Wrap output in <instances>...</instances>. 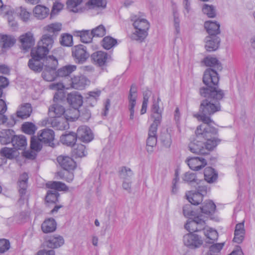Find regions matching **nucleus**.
I'll return each instance as SVG.
<instances>
[{
	"mask_svg": "<svg viewBox=\"0 0 255 255\" xmlns=\"http://www.w3.org/2000/svg\"><path fill=\"white\" fill-rule=\"evenodd\" d=\"M207 87L200 89V94L206 99L202 101L199 108V114L194 115L198 121L203 122L202 125L210 126L213 123L210 116L220 111L221 105L219 101L224 96L223 90L219 89L218 86L206 85Z\"/></svg>",
	"mask_w": 255,
	"mask_h": 255,
	"instance_id": "1",
	"label": "nucleus"
},
{
	"mask_svg": "<svg viewBox=\"0 0 255 255\" xmlns=\"http://www.w3.org/2000/svg\"><path fill=\"white\" fill-rule=\"evenodd\" d=\"M217 133V129L213 127L200 125L196 130V138L189 144V150L195 154H208L220 141L215 137Z\"/></svg>",
	"mask_w": 255,
	"mask_h": 255,
	"instance_id": "2",
	"label": "nucleus"
},
{
	"mask_svg": "<svg viewBox=\"0 0 255 255\" xmlns=\"http://www.w3.org/2000/svg\"><path fill=\"white\" fill-rule=\"evenodd\" d=\"M203 62L205 65L213 68H208L204 72L203 82L206 85L218 86L219 77L217 70L221 71L222 67L220 62L215 57L207 56Z\"/></svg>",
	"mask_w": 255,
	"mask_h": 255,
	"instance_id": "3",
	"label": "nucleus"
},
{
	"mask_svg": "<svg viewBox=\"0 0 255 255\" xmlns=\"http://www.w3.org/2000/svg\"><path fill=\"white\" fill-rule=\"evenodd\" d=\"M131 20L133 22L132 25L134 31L131 34L130 38L132 40L143 42L148 35V31L150 27L149 22L146 19L137 17L136 15L132 16Z\"/></svg>",
	"mask_w": 255,
	"mask_h": 255,
	"instance_id": "4",
	"label": "nucleus"
},
{
	"mask_svg": "<svg viewBox=\"0 0 255 255\" xmlns=\"http://www.w3.org/2000/svg\"><path fill=\"white\" fill-rule=\"evenodd\" d=\"M64 98V93L62 91H58L54 94L53 100L55 102L49 108V112L52 116H57V118L64 115V118L67 120H73L74 118L72 116L68 115V113L70 112V110H65L64 107L59 103L62 102Z\"/></svg>",
	"mask_w": 255,
	"mask_h": 255,
	"instance_id": "5",
	"label": "nucleus"
},
{
	"mask_svg": "<svg viewBox=\"0 0 255 255\" xmlns=\"http://www.w3.org/2000/svg\"><path fill=\"white\" fill-rule=\"evenodd\" d=\"M46 185L47 188L52 189L47 191L45 197V200L48 203H55L58 201L59 194L57 190L67 191L68 189L65 184L60 181H50Z\"/></svg>",
	"mask_w": 255,
	"mask_h": 255,
	"instance_id": "6",
	"label": "nucleus"
},
{
	"mask_svg": "<svg viewBox=\"0 0 255 255\" xmlns=\"http://www.w3.org/2000/svg\"><path fill=\"white\" fill-rule=\"evenodd\" d=\"M151 111V118L153 119V123L149 128L148 135L156 136L157 127L160 125L162 120V110L156 103L153 104Z\"/></svg>",
	"mask_w": 255,
	"mask_h": 255,
	"instance_id": "7",
	"label": "nucleus"
},
{
	"mask_svg": "<svg viewBox=\"0 0 255 255\" xmlns=\"http://www.w3.org/2000/svg\"><path fill=\"white\" fill-rule=\"evenodd\" d=\"M72 56L76 63L83 64L89 58L90 54L85 46L79 44L72 48Z\"/></svg>",
	"mask_w": 255,
	"mask_h": 255,
	"instance_id": "8",
	"label": "nucleus"
},
{
	"mask_svg": "<svg viewBox=\"0 0 255 255\" xmlns=\"http://www.w3.org/2000/svg\"><path fill=\"white\" fill-rule=\"evenodd\" d=\"M205 221L201 218V216H197L193 219H190L185 225V228L190 233L200 231L204 229Z\"/></svg>",
	"mask_w": 255,
	"mask_h": 255,
	"instance_id": "9",
	"label": "nucleus"
},
{
	"mask_svg": "<svg viewBox=\"0 0 255 255\" xmlns=\"http://www.w3.org/2000/svg\"><path fill=\"white\" fill-rule=\"evenodd\" d=\"M183 241L186 246L192 249L199 248L203 243L200 237L192 233H189L184 235Z\"/></svg>",
	"mask_w": 255,
	"mask_h": 255,
	"instance_id": "10",
	"label": "nucleus"
},
{
	"mask_svg": "<svg viewBox=\"0 0 255 255\" xmlns=\"http://www.w3.org/2000/svg\"><path fill=\"white\" fill-rule=\"evenodd\" d=\"M76 134L77 138L84 142H89L93 139L91 129L86 126L79 127Z\"/></svg>",
	"mask_w": 255,
	"mask_h": 255,
	"instance_id": "11",
	"label": "nucleus"
},
{
	"mask_svg": "<svg viewBox=\"0 0 255 255\" xmlns=\"http://www.w3.org/2000/svg\"><path fill=\"white\" fill-rule=\"evenodd\" d=\"M19 41L21 48L27 51L34 44L35 40L33 34L30 32L22 34L19 37Z\"/></svg>",
	"mask_w": 255,
	"mask_h": 255,
	"instance_id": "12",
	"label": "nucleus"
},
{
	"mask_svg": "<svg viewBox=\"0 0 255 255\" xmlns=\"http://www.w3.org/2000/svg\"><path fill=\"white\" fill-rule=\"evenodd\" d=\"M111 56L107 53L98 51L91 55V59L93 62L99 66H103L111 60Z\"/></svg>",
	"mask_w": 255,
	"mask_h": 255,
	"instance_id": "13",
	"label": "nucleus"
},
{
	"mask_svg": "<svg viewBox=\"0 0 255 255\" xmlns=\"http://www.w3.org/2000/svg\"><path fill=\"white\" fill-rule=\"evenodd\" d=\"M205 47L209 52L217 50L220 46L221 39L217 35H208L205 39Z\"/></svg>",
	"mask_w": 255,
	"mask_h": 255,
	"instance_id": "14",
	"label": "nucleus"
},
{
	"mask_svg": "<svg viewBox=\"0 0 255 255\" xmlns=\"http://www.w3.org/2000/svg\"><path fill=\"white\" fill-rule=\"evenodd\" d=\"M57 160L61 167L65 170H73L76 167L75 162L69 156L60 155L57 157Z\"/></svg>",
	"mask_w": 255,
	"mask_h": 255,
	"instance_id": "15",
	"label": "nucleus"
},
{
	"mask_svg": "<svg viewBox=\"0 0 255 255\" xmlns=\"http://www.w3.org/2000/svg\"><path fill=\"white\" fill-rule=\"evenodd\" d=\"M68 103L74 109V111L78 112L77 109L82 105L83 98L81 95L72 93L69 94L67 98Z\"/></svg>",
	"mask_w": 255,
	"mask_h": 255,
	"instance_id": "16",
	"label": "nucleus"
},
{
	"mask_svg": "<svg viewBox=\"0 0 255 255\" xmlns=\"http://www.w3.org/2000/svg\"><path fill=\"white\" fill-rule=\"evenodd\" d=\"M38 136L43 143L47 144L50 146L53 144L52 142L54 139V132L53 130L45 128L39 131Z\"/></svg>",
	"mask_w": 255,
	"mask_h": 255,
	"instance_id": "17",
	"label": "nucleus"
},
{
	"mask_svg": "<svg viewBox=\"0 0 255 255\" xmlns=\"http://www.w3.org/2000/svg\"><path fill=\"white\" fill-rule=\"evenodd\" d=\"M190 168L193 170H199L204 167L206 164V160L202 157H191L187 161Z\"/></svg>",
	"mask_w": 255,
	"mask_h": 255,
	"instance_id": "18",
	"label": "nucleus"
},
{
	"mask_svg": "<svg viewBox=\"0 0 255 255\" xmlns=\"http://www.w3.org/2000/svg\"><path fill=\"white\" fill-rule=\"evenodd\" d=\"M71 86L73 88L78 90L83 89L89 82L83 75L76 76L71 79Z\"/></svg>",
	"mask_w": 255,
	"mask_h": 255,
	"instance_id": "19",
	"label": "nucleus"
},
{
	"mask_svg": "<svg viewBox=\"0 0 255 255\" xmlns=\"http://www.w3.org/2000/svg\"><path fill=\"white\" fill-rule=\"evenodd\" d=\"M64 243L63 238L59 235L50 237L45 242V245L51 249L57 248Z\"/></svg>",
	"mask_w": 255,
	"mask_h": 255,
	"instance_id": "20",
	"label": "nucleus"
},
{
	"mask_svg": "<svg viewBox=\"0 0 255 255\" xmlns=\"http://www.w3.org/2000/svg\"><path fill=\"white\" fill-rule=\"evenodd\" d=\"M32 111L31 105L30 103L21 104L16 112L17 117L21 119H25L29 117Z\"/></svg>",
	"mask_w": 255,
	"mask_h": 255,
	"instance_id": "21",
	"label": "nucleus"
},
{
	"mask_svg": "<svg viewBox=\"0 0 255 255\" xmlns=\"http://www.w3.org/2000/svg\"><path fill=\"white\" fill-rule=\"evenodd\" d=\"M15 132L10 129H2L0 131V143L2 145L11 143Z\"/></svg>",
	"mask_w": 255,
	"mask_h": 255,
	"instance_id": "22",
	"label": "nucleus"
},
{
	"mask_svg": "<svg viewBox=\"0 0 255 255\" xmlns=\"http://www.w3.org/2000/svg\"><path fill=\"white\" fill-rule=\"evenodd\" d=\"M49 51V50L47 48L37 43V46L31 49L30 54L31 56H34V57L43 60L46 57Z\"/></svg>",
	"mask_w": 255,
	"mask_h": 255,
	"instance_id": "23",
	"label": "nucleus"
},
{
	"mask_svg": "<svg viewBox=\"0 0 255 255\" xmlns=\"http://www.w3.org/2000/svg\"><path fill=\"white\" fill-rule=\"evenodd\" d=\"M137 98V87L133 84L130 87L128 96V110H134Z\"/></svg>",
	"mask_w": 255,
	"mask_h": 255,
	"instance_id": "24",
	"label": "nucleus"
},
{
	"mask_svg": "<svg viewBox=\"0 0 255 255\" xmlns=\"http://www.w3.org/2000/svg\"><path fill=\"white\" fill-rule=\"evenodd\" d=\"M51 125L55 129L65 130L69 128L67 119L65 118H57L52 120Z\"/></svg>",
	"mask_w": 255,
	"mask_h": 255,
	"instance_id": "25",
	"label": "nucleus"
},
{
	"mask_svg": "<svg viewBox=\"0 0 255 255\" xmlns=\"http://www.w3.org/2000/svg\"><path fill=\"white\" fill-rule=\"evenodd\" d=\"M11 143L15 150L22 149L27 144L26 139L23 135H15L14 134Z\"/></svg>",
	"mask_w": 255,
	"mask_h": 255,
	"instance_id": "26",
	"label": "nucleus"
},
{
	"mask_svg": "<svg viewBox=\"0 0 255 255\" xmlns=\"http://www.w3.org/2000/svg\"><path fill=\"white\" fill-rule=\"evenodd\" d=\"M209 35H217L220 33V24L217 22L206 21L204 24Z\"/></svg>",
	"mask_w": 255,
	"mask_h": 255,
	"instance_id": "27",
	"label": "nucleus"
},
{
	"mask_svg": "<svg viewBox=\"0 0 255 255\" xmlns=\"http://www.w3.org/2000/svg\"><path fill=\"white\" fill-rule=\"evenodd\" d=\"M42 60L31 56L28 62V66L29 69L35 72H40L42 71L43 64L41 61Z\"/></svg>",
	"mask_w": 255,
	"mask_h": 255,
	"instance_id": "28",
	"label": "nucleus"
},
{
	"mask_svg": "<svg viewBox=\"0 0 255 255\" xmlns=\"http://www.w3.org/2000/svg\"><path fill=\"white\" fill-rule=\"evenodd\" d=\"M62 28V23L54 22L48 24L43 27V30L49 33H52L53 36H56L61 31Z\"/></svg>",
	"mask_w": 255,
	"mask_h": 255,
	"instance_id": "29",
	"label": "nucleus"
},
{
	"mask_svg": "<svg viewBox=\"0 0 255 255\" xmlns=\"http://www.w3.org/2000/svg\"><path fill=\"white\" fill-rule=\"evenodd\" d=\"M56 223L53 218L45 220L41 225L42 231L45 233L53 232L56 229Z\"/></svg>",
	"mask_w": 255,
	"mask_h": 255,
	"instance_id": "30",
	"label": "nucleus"
},
{
	"mask_svg": "<svg viewBox=\"0 0 255 255\" xmlns=\"http://www.w3.org/2000/svg\"><path fill=\"white\" fill-rule=\"evenodd\" d=\"M33 13L35 17L39 19H43L49 13V9L42 5H37L33 9Z\"/></svg>",
	"mask_w": 255,
	"mask_h": 255,
	"instance_id": "31",
	"label": "nucleus"
},
{
	"mask_svg": "<svg viewBox=\"0 0 255 255\" xmlns=\"http://www.w3.org/2000/svg\"><path fill=\"white\" fill-rule=\"evenodd\" d=\"M74 35L75 36L80 37L81 41L83 43H90L92 41L93 36L92 31L89 30H79L74 31Z\"/></svg>",
	"mask_w": 255,
	"mask_h": 255,
	"instance_id": "32",
	"label": "nucleus"
},
{
	"mask_svg": "<svg viewBox=\"0 0 255 255\" xmlns=\"http://www.w3.org/2000/svg\"><path fill=\"white\" fill-rule=\"evenodd\" d=\"M28 179V174L26 173H23L20 176L18 179L17 184L19 193L21 197L26 193Z\"/></svg>",
	"mask_w": 255,
	"mask_h": 255,
	"instance_id": "33",
	"label": "nucleus"
},
{
	"mask_svg": "<svg viewBox=\"0 0 255 255\" xmlns=\"http://www.w3.org/2000/svg\"><path fill=\"white\" fill-rule=\"evenodd\" d=\"M38 43L50 50L54 43V36L48 33L44 34L41 36Z\"/></svg>",
	"mask_w": 255,
	"mask_h": 255,
	"instance_id": "34",
	"label": "nucleus"
},
{
	"mask_svg": "<svg viewBox=\"0 0 255 255\" xmlns=\"http://www.w3.org/2000/svg\"><path fill=\"white\" fill-rule=\"evenodd\" d=\"M215 204L210 200L204 202L200 207V211L206 215H212L215 212Z\"/></svg>",
	"mask_w": 255,
	"mask_h": 255,
	"instance_id": "35",
	"label": "nucleus"
},
{
	"mask_svg": "<svg viewBox=\"0 0 255 255\" xmlns=\"http://www.w3.org/2000/svg\"><path fill=\"white\" fill-rule=\"evenodd\" d=\"M186 196L189 202L194 205H199L203 201V196L195 191H189L186 193Z\"/></svg>",
	"mask_w": 255,
	"mask_h": 255,
	"instance_id": "36",
	"label": "nucleus"
},
{
	"mask_svg": "<svg viewBox=\"0 0 255 255\" xmlns=\"http://www.w3.org/2000/svg\"><path fill=\"white\" fill-rule=\"evenodd\" d=\"M77 138L76 134L72 132L62 135L60 137V140L64 144L72 146L75 144Z\"/></svg>",
	"mask_w": 255,
	"mask_h": 255,
	"instance_id": "37",
	"label": "nucleus"
},
{
	"mask_svg": "<svg viewBox=\"0 0 255 255\" xmlns=\"http://www.w3.org/2000/svg\"><path fill=\"white\" fill-rule=\"evenodd\" d=\"M77 66L74 65H67L58 69L57 75L60 77H67L76 70Z\"/></svg>",
	"mask_w": 255,
	"mask_h": 255,
	"instance_id": "38",
	"label": "nucleus"
},
{
	"mask_svg": "<svg viewBox=\"0 0 255 255\" xmlns=\"http://www.w3.org/2000/svg\"><path fill=\"white\" fill-rule=\"evenodd\" d=\"M204 174L205 180L208 183L214 182L218 176L214 169L211 167H208L205 169Z\"/></svg>",
	"mask_w": 255,
	"mask_h": 255,
	"instance_id": "39",
	"label": "nucleus"
},
{
	"mask_svg": "<svg viewBox=\"0 0 255 255\" xmlns=\"http://www.w3.org/2000/svg\"><path fill=\"white\" fill-rule=\"evenodd\" d=\"M42 62L45 69H56L58 65L57 59L53 56H49L45 57Z\"/></svg>",
	"mask_w": 255,
	"mask_h": 255,
	"instance_id": "40",
	"label": "nucleus"
},
{
	"mask_svg": "<svg viewBox=\"0 0 255 255\" xmlns=\"http://www.w3.org/2000/svg\"><path fill=\"white\" fill-rule=\"evenodd\" d=\"M133 175L131 169L126 166H122L119 170L120 178L123 180H130Z\"/></svg>",
	"mask_w": 255,
	"mask_h": 255,
	"instance_id": "41",
	"label": "nucleus"
},
{
	"mask_svg": "<svg viewBox=\"0 0 255 255\" xmlns=\"http://www.w3.org/2000/svg\"><path fill=\"white\" fill-rule=\"evenodd\" d=\"M86 5L89 9L105 8L106 7L107 1L106 0H88Z\"/></svg>",
	"mask_w": 255,
	"mask_h": 255,
	"instance_id": "42",
	"label": "nucleus"
},
{
	"mask_svg": "<svg viewBox=\"0 0 255 255\" xmlns=\"http://www.w3.org/2000/svg\"><path fill=\"white\" fill-rule=\"evenodd\" d=\"M205 236L211 242H208L210 243H213L217 240L218 237V234L216 230L209 227H204L203 229Z\"/></svg>",
	"mask_w": 255,
	"mask_h": 255,
	"instance_id": "43",
	"label": "nucleus"
},
{
	"mask_svg": "<svg viewBox=\"0 0 255 255\" xmlns=\"http://www.w3.org/2000/svg\"><path fill=\"white\" fill-rule=\"evenodd\" d=\"M59 42L63 46H71L73 44V36L67 33H63L59 38Z\"/></svg>",
	"mask_w": 255,
	"mask_h": 255,
	"instance_id": "44",
	"label": "nucleus"
},
{
	"mask_svg": "<svg viewBox=\"0 0 255 255\" xmlns=\"http://www.w3.org/2000/svg\"><path fill=\"white\" fill-rule=\"evenodd\" d=\"M0 41L3 48L10 47L15 42V39L11 36L7 35H0Z\"/></svg>",
	"mask_w": 255,
	"mask_h": 255,
	"instance_id": "45",
	"label": "nucleus"
},
{
	"mask_svg": "<svg viewBox=\"0 0 255 255\" xmlns=\"http://www.w3.org/2000/svg\"><path fill=\"white\" fill-rule=\"evenodd\" d=\"M56 69H45L42 73V77L47 81H53L56 76Z\"/></svg>",
	"mask_w": 255,
	"mask_h": 255,
	"instance_id": "46",
	"label": "nucleus"
},
{
	"mask_svg": "<svg viewBox=\"0 0 255 255\" xmlns=\"http://www.w3.org/2000/svg\"><path fill=\"white\" fill-rule=\"evenodd\" d=\"M42 141L38 136H33L31 138L30 147L34 150L39 151L42 148Z\"/></svg>",
	"mask_w": 255,
	"mask_h": 255,
	"instance_id": "47",
	"label": "nucleus"
},
{
	"mask_svg": "<svg viewBox=\"0 0 255 255\" xmlns=\"http://www.w3.org/2000/svg\"><path fill=\"white\" fill-rule=\"evenodd\" d=\"M157 143V136L148 135L146 140V150L148 153H151L153 151V148Z\"/></svg>",
	"mask_w": 255,
	"mask_h": 255,
	"instance_id": "48",
	"label": "nucleus"
},
{
	"mask_svg": "<svg viewBox=\"0 0 255 255\" xmlns=\"http://www.w3.org/2000/svg\"><path fill=\"white\" fill-rule=\"evenodd\" d=\"M73 153L76 157H82L85 156L87 153L85 145L79 144L76 145L73 150Z\"/></svg>",
	"mask_w": 255,
	"mask_h": 255,
	"instance_id": "49",
	"label": "nucleus"
},
{
	"mask_svg": "<svg viewBox=\"0 0 255 255\" xmlns=\"http://www.w3.org/2000/svg\"><path fill=\"white\" fill-rule=\"evenodd\" d=\"M22 129L24 133L32 135L35 133L37 128L33 123L26 122L22 125Z\"/></svg>",
	"mask_w": 255,
	"mask_h": 255,
	"instance_id": "50",
	"label": "nucleus"
},
{
	"mask_svg": "<svg viewBox=\"0 0 255 255\" xmlns=\"http://www.w3.org/2000/svg\"><path fill=\"white\" fill-rule=\"evenodd\" d=\"M116 39L111 36H106L102 40V45L106 49H110L117 44Z\"/></svg>",
	"mask_w": 255,
	"mask_h": 255,
	"instance_id": "51",
	"label": "nucleus"
},
{
	"mask_svg": "<svg viewBox=\"0 0 255 255\" xmlns=\"http://www.w3.org/2000/svg\"><path fill=\"white\" fill-rule=\"evenodd\" d=\"M15 123L16 120H15L14 116H11L9 119H8L6 116L0 114V125L5 124L6 126L11 127L13 126Z\"/></svg>",
	"mask_w": 255,
	"mask_h": 255,
	"instance_id": "52",
	"label": "nucleus"
},
{
	"mask_svg": "<svg viewBox=\"0 0 255 255\" xmlns=\"http://www.w3.org/2000/svg\"><path fill=\"white\" fill-rule=\"evenodd\" d=\"M224 246V243L213 244L209 248V251L206 255H219L221 250Z\"/></svg>",
	"mask_w": 255,
	"mask_h": 255,
	"instance_id": "53",
	"label": "nucleus"
},
{
	"mask_svg": "<svg viewBox=\"0 0 255 255\" xmlns=\"http://www.w3.org/2000/svg\"><path fill=\"white\" fill-rule=\"evenodd\" d=\"M16 12L19 15L21 20L23 21H27L29 19L31 13L23 7H19L16 9Z\"/></svg>",
	"mask_w": 255,
	"mask_h": 255,
	"instance_id": "54",
	"label": "nucleus"
},
{
	"mask_svg": "<svg viewBox=\"0 0 255 255\" xmlns=\"http://www.w3.org/2000/svg\"><path fill=\"white\" fill-rule=\"evenodd\" d=\"M82 0H68L67 1V7L70 10L74 12H78L79 11L78 7L82 3Z\"/></svg>",
	"mask_w": 255,
	"mask_h": 255,
	"instance_id": "55",
	"label": "nucleus"
},
{
	"mask_svg": "<svg viewBox=\"0 0 255 255\" xmlns=\"http://www.w3.org/2000/svg\"><path fill=\"white\" fill-rule=\"evenodd\" d=\"M203 12L209 17H214L216 16V10L214 7L212 5L205 4L202 8Z\"/></svg>",
	"mask_w": 255,
	"mask_h": 255,
	"instance_id": "56",
	"label": "nucleus"
},
{
	"mask_svg": "<svg viewBox=\"0 0 255 255\" xmlns=\"http://www.w3.org/2000/svg\"><path fill=\"white\" fill-rule=\"evenodd\" d=\"M160 140L163 145L165 147L168 148L170 146L172 140L169 133L167 132L162 133L160 136Z\"/></svg>",
	"mask_w": 255,
	"mask_h": 255,
	"instance_id": "57",
	"label": "nucleus"
},
{
	"mask_svg": "<svg viewBox=\"0 0 255 255\" xmlns=\"http://www.w3.org/2000/svg\"><path fill=\"white\" fill-rule=\"evenodd\" d=\"M183 213L185 217H196L197 213L193 210L191 204H186L183 207Z\"/></svg>",
	"mask_w": 255,
	"mask_h": 255,
	"instance_id": "58",
	"label": "nucleus"
},
{
	"mask_svg": "<svg viewBox=\"0 0 255 255\" xmlns=\"http://www.w3.org/2000/svg\"><path fill=\"white\" fill-rule=\"evenodd\" d=\"M93 37H103L106 34V28L103 25H100L92 31Z\"/></svg>",
	"mask_w": 255,
	"mask_h": 255,
	"instance_id": "59",
	"label": "nucleus"
},
{
	"mask_svg": "<svg viewBox=\"0 0 255 255\" xmlns=\"http://www.w3.org/2000/svg\"><path fill=\"white\" fill-rule=\"evenodd\" d=\"M182 179L185 182L190 183L192 182H197V179H196V175L195 173L191 172H186Z\"/></svg>",
	"mask_w": 255,
	"mask_h": 255,
	"instance_id": "60",
	"label": "nucleus"
},
{
	"mask_svg": "<svg viewBox=\"0 0 255 255\" xmlns=\"http://www.w3.org/2000/svg\"><path fill=\"white\" fill-rule=\"evenodd\" d=\"M14 150L13 148L3 147L0 150V154L1 156L6 158L11 159L13 157V152Z\"/></svg>",
	"mask_w": 255,
	"mask_h": 255,
	"instance_id": "61",
	"label": "nucleus"
},
{
	"mask_svg": "<svg viewBox=\"0 0 255 255\" xmlns=\"http://www.w3.org/2000/svg\"><path fill=\"white\" fill-rule=\"evenodd\" d=\"M179 182V177L177 172H176L175 174V177L172 180V190L171 192L173 194H175L177 193L179 186L178 183Z\"/></svg>",
	"mask_w": 255,
	"mask_h": 255,
	"instance_id": "62",
	"label": "nucleus"
},
{
	"mask_svg": "<svg viewBox=\"0 0 255 255\" xmlns=\"http://www.w3.org/2000/svg\"><path fill=\"white\" fill-rule=\"evenodd\" d=\"M63 5L60 2H55L50 13L51 18L56 15L62 8Z\"/></svg>",
	"mask_w": 255,
	"mask_h": 255,
	"instance_id": "63",
	"label": "nucleus"
},
{
	"mask_svg": "<svg viewBox=\"0 0 255 255\" xmlns=\"http://www.w3.org/2000/svg\"><path fill=\"white\" fill-rule=\"evenodd\" d=\"M10 247L8 241L5 239L0 240V253H3L7 251Z\"/></svg>",
	"mask_w": 255,
	"mask_h": 255,
	"instance_id": "64",
	"label": "nucleus"
}]
</instances>
